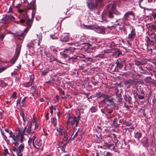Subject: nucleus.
<instances>
[{"mask_svg":"<svg viewBox=\"0 0 156 156\" xmlns=\"http://www.w3.org/2000/svg\"><path fill=\"white\" fill-rule=\"evenodd\" d=\"M18 11L20 13L19 16V18L20 19V23H23L26 22L27 27L29 28H30L31 26L32 21L31 20L28 19L27 14L30 12L32 14L33 10L27 7L24 8L23 9H19Z\"/></svg>","mask_w":156,"mask_h":156,"instance_id":"obj_1","label":"nucleus"},{"mask_svg":"<svg viewBox=\"0 0 156 156\" xmlns=\"http://www.w3.org/2000/svg\"><path fill=\"white\" fill-rule=\"evenodd\" d=\"M29 145L33 144V146L37 149H39L42 144L41 140L35 136H31L28 141Z\"/></svg>","mask_w":156,"mask_h":156,"instance_id":"obj_2","label":"nucleus"},{"mask_svg":"<svg viewBox=\"0 0 156 156\" xmlns=\"http://www.w3.org/2000/svg\"><path fill=\"white\" fill-rule=\"evenodd\" d=\"M103 0H88L87 2V4L88 8L90 10L97 8L98 6H101Z\"/></svg>","mask_w":156,"mask_h":156,"instance_id":"obj_3","label":"nucleus"},{"mask_svg":"<svg viewBox=\"0 0 156 156\" xmlns=\"http://www.w3.org/2000/svg\"><path fill=\"white\" fill-rule=\"evenodd\" d=\"M73 39L74 40V45H79L86 43L87 40L84 35H76L73 37Z\"/></svg>","mask_w":156,"mask_h":156,"instance_id":"obj_4","label":"nucleus"},{"mask_svg":"<svg viewBox=\"0 0 156 156\" xmlns=\"http://www.w3.org/2000/svg\"><path fill=\"white\" fill-rule=\"evenodd\" d=\"M10 138H12L14 141V142H13L14 145L18 144L19 141H20V143H22L24 140V134L22 131L20 130H19L18 134H16L15 135L14 133H13L12 136Z\"/></svg>","mask_w":156,"mask_h":156,"instance_id":"obj_5","label":"nucleus"},{"mask_svg":"<svg viewBox=\"0 0 156 156\" xmlns=\"http://www.w3.org/2000/svg\"><path fill=\"white\" fill-rule=\"evenodd\" d=\"M80 119V114L77 117L75 116H69L66 122L68 125L70 123L72 126L75 127L77 126L79 120Z\"/></svg>","mask_w":156,"mask_h":156,"instance_id":"obj_6","label":"nucleus"},{"mask_svg":"<svg viewBox=\"0 0 156 156\" xmlns=\"http://www.w3.org/2000/svg\"><path fill=\"white\" fill-rule=\"evenodd\" d=\"M18 144L13 146V154L15 156L16 154V156H23L22 152L24 149V144L23 143L18 147Z\"/></svg>","mask_w":156,"mask_h":156,"instance_id":"obj_7","label":"nucleus"},{"mask_svg":"<svg viewBox=\"0 0 156 156\" xmlns=\"http://www.w3.org/2000/svg\"><path fill=\"white\" fill-rule=\"evenodd\" d=\"M57 131L58 132L61 138L63 141H66L68 138V134L65 129L62 126H59L56 128Z\"/></svg>","mask_w":156,"mask_h":156,"instance_id":"obj_8","label":"nucleus"},{"mask_svg":"<svg viewBox=\"0 0 156 156\" xmlns=\"http://www.w3.org/2000/svg\"><path fill=\"white\" fill-rule=\"evenodd\" d=\"M115 5L114 4H108L105 7L108 17L110 19L114 17L113 13L115 9Z\"/></svg>","mask_w":156,"mask_h":156,"instance_id":"obj_9","label":"nucleus"},{"mask_svg":"<svg viewBox=\"0 0 156 156\" xmlns=\"http://www.w3.org/2000/svg\"><path fill=\"white\" fill-rule=\"evenodd\" d=\"M130 16H131L133 18H134V13L132 11H128L125 13L122 18V23L126 24L128 21L129 20Z\"/></svg>","mask_w":156,"mask_h":156,"instance_id":"obj_10","label":"nucleus"},{"mask_svg":"<svg viewBox=\"0 0 156 156\" xmlns=\"http://www.w3.org/2000/svg\"><path fill=\"white\" fill-rule=\"evenodd\" d=\"M145 41L147 42L146 44L148 46L149 44H152L156 42V34L155 33H153L149 35V37H146L145 39Z\"/></svg>","mask_w":156,"mask_h":156,"instance_id":"obj_11","label":"nucleus"},{"mask_svg":"<svg viewBox=\"0 0 156 156\" xmlns=\"http://www.w3.org/2000/svg\"><path fill=\"white\" fill-rule=\"evenodd\" d=\"M88 28L90 29L94 30L98 33L104 34L105 33V28L102 26H98L96 25H90Z\"/></svg>","mask_w":156,"mask_h":156,"instance_id":"obj_12","label":"nucleus"},{"mask_svg":"<svg viewBox=\"0 0 156 156\" xmlns=\"http://www.w3.org/2000/svg\"><path fill=\"white\" fill-rule=\"evenodd\" d=\"M15 19V18L13 16L10 15H6L1 19V22L3 24H5L11 21H13Z\"/></svg>","mask_w":156,"mask_h":156,"instance_id":"obj_13","label":"nucleus"},{"mask_svg":"<svg viewBox=\"0 0 156 156\" xmlns=\"http://www.w3.org/2000/svg\"><path fill=\"white\" fill-rule=\"evenodd\" d=\"M30 80L28 82L24 83H23V86L25 87L28 88L31 87L34 83V75L32 74L30 75Z\"/></svg>","mask_w":156,"mask_h":156,"instance_id":"obj_14","label":"nucleus"},{"mask_svg":"<svg viewBox=\"0 0 156 156\" xmlns=\"http://www.w3.org/2000/svg\"><path fill=\"white\" fill-rule=\"evenodd\" d=\"M31 125L26 126L24 129L23 131H22L24 135L30 134L34 132Z\"/></svg>","mask_w":156,"mask_h":156,"instance_id":"obj_15","label":"nucleus"},{"mask_svg":"<svg viewBox=\"0 0 156 156\" xmlns=\"http://www.w3.org/2000/svg\"><path fill=\"white\" fill-rule=\"evenodd\" d=\"M64 51L68 55L69 59L75 58V56H71V54H73L74 53V52L73 51V49L71 47H69L66 48L64 50Z\"/></svg>","mask_w":156,"mask_h":156,"instance_id":"obj_16","label":"nucleus"},{"mask_svg":"<svg viewBox=\"0 0 156 156\" xmlns=\"http://www.w3.org/2000/svg\"><path fill=\"white\" fill-rule=\"evenodd\" d=\"M136 35V32L134 28H133L130 32V33L128 35V39H130V41H132L135 38Z\"/></svg>","mask_w":156,"mask_h":156,"instance_id":"obj_17","label":"nucleus"},{"mask_svg":"<svg viewBox=\"0 0 156 156\" xmlns=\"http://www.w3.org/2000/svg\"><path fill=\"white\" fill-rule=\"evenodd\" d=\"M13 34L14 37L17 38H18L20 37H23L25 36L24 33L20 30L16 32L15 33H13Z\"/></svg>","mask_w":156,"mask_h":156,"instance_id":"obj_18","label":"nucleus"},{"mask_svg":"<svg viewBox=\"0 0 156 156\" xmlns=\"http://www.w3.org/2000/svg\"><path fill=\"white\" fill-rule=\"evenodd\" d=\"M115 64L116 65L115 67V69H114V71L118 72V68L119 69H121L123 66V65H122L121 62H120L118 60H117L115 62Z\"/></svg>","mask_w":156,"mask_h":156,"instance_id":"obj_19","label":"nucleus"},{"mask_svg":"<svg viewBox=\"0 0 156 156\" xmlns=\"http://www.w3.org/2000/svg\"><path fill=\"white\" fill-rule=\"evenodd\" d=\"M114 144L112 143H110L109 141L105 140L104 141L103 147H105L106 149H109L110 147L113 146Z\"/></svg>","mask_w":156,"mask_h":156,"instance_id":"obj_20","label":"nucleus"},{"mask_svg":"<svg viewBox=\"0 0 156 156\" xmlns=\"http://www.w3.org/2000/svg\"><path fill=\"white\" fill-rule=\"evenodd\" d=\"M69 39V37L68 36L63 35L62 36L60 40L62 41L66 42L68 41Z\"/></svg>","mask_w":156,"mask_h":156,"instance_id":"obj_21","label":"nucleus"},{"mask_svg":"<svg viewBox=\"0 0 156 156\" xmlns=\"http://www.w3.org/2000/svg\"><path fill=\"white\" fill-rule=\"evenodd\" d=\"M49 61L50 62H52L54 61H55L58 62H59L61 64H63V63L61 62L57 58H55L53 56H51L50 57Z\"/></svg>","mask_w":156,"mask_h":156,"instance_id":"obj_22","label":"nucleus"},{"mask_svg":"<svg viewBox=\"0 0 156 156\" xmlns=\"http://www.w3.org/2000/svg\"><path fill=\"white\" fill-rule=\"evenodd\" d=\"M31 125L33 129L34 130V132L37 129L40 125L38 122H36L34 124H31Z\"/></svg>","mask_w":156,"mask_h":156,"instance_id":"obj_23","label":"nucleus"},{"mask_svg":"<svg viewBox=\"0 0 156 156\" xmlns=\"http://www.w3.org/2000/svg\"><path fill=\"white\" fill-rule=\"evenodd\" d=\"M105 96V95L100 92H97L96 93L95 97L97 98H104Z\"/></svg>","mask_w":156,"mask_h":156,"instance_id":"obj_24","label":"nucleus"},{"mask_svg":"<svg viewBox=\"0 0 156 156\" xmlns=\"http://www.w3.org/2000/svg\"><path fill=\"white\" fill-rule=\"evenodd\" d=\"M30 90L33 91L34 94H36L37 92V86L36 85H34L31 87Z\"/></svg>","mask_w":156,"mask_h":156,"instance_id":"obj_25","label":"nucleus"},{"mask_svg":"<svg viewBox=\"0 0 156 156\" xmlns=\"http://www.w3.org/2000/svg\"><path fill=\"white\" fill-rule=\"evenodd\" d=\"M50 36L52 39H57L58 38V34L57 33H54V34H51Z\"/></svg>","mask_w":156,"mask_h":156,"instance_id":"obj_26","label":"nucleus"},{"mask_svg":"<svg viewBox=\"0 0 156 156\" xmlns=\"http://www.w3.org/2000/svg\"><path fill=\"white\" fill-rule=\"evenodd\" d=\"M51 123L55 127L57 124V119L55 118H52L51 119Z\"/></svg>","mask_w":156,"mask_h":156,"instance_id":"obj_27","label":"nucleus"},{"mask_svg":"<svg viewBox=\"0 0 156 156\" xmlns=\"http://www.w3.org/2000/svg\"><path fill=\"white\" fill-rule=\"evenodd\" d=\"M135 64L137 66H139L140 65H145V63L141 62V61H140L138 60H136L134 61Z\"/></svg>","mask_w":156,"mask_h":156,"instance_id":"obj_28","label":"nucleus"},{"mask_svg":"<svg viewBox=\"0 0 156 156\" xmlns=\"http://www.w3.org/2000/svg\"><path fill=\"white\" fill-rule=\"evenodd\" d=\"M4 130L6 132L9 134V137L10 138L12 136L13 133L12 131H10L9 129L8 128H5Z\"/></svg>","mask_w":156,"mask_h":156,"instance_id":"obj_29","label":"nucleus"},{"mask_svg":"<svg viewBox=\"0 0 156 156\" xmlns=\"http://www.w3.org/2000/svg\"><path fill=\"white\" fill-rule=\"evenodd\" d=\"M35 45V43L32 41L31 42L27 44V46L29 48H34V46Z\"/></svg>","mask_w":156,"mask_h":156,"instance_id":"obj_30","label":"nucleus"},{"mask_svg":"<svg viewBox=\"0 0 156 156\" xmlns=\"http://www.w3.org/2000/svg\"><path fill=\"white\" fill-rule=\"evenodd\" d=\"M37 36V37L38 38V45H40V42L42 40V36L41 35V34H36Z\"/></svg>","mask_w":156,"mask_h":156,"instance_id":"obj_31","label":"nucleus"},{"mask_svg":"<svg viewBox=\"0 0 156 156\" xmlns=\"http://www.w3.org/2000/svg\"><path fill=\"white\" fill-rule=\"evenodd\" d=\"M60 54L62 55V57L64 58H66L67 57H68V55L64 51L62 52H60Z\"/></svg>","mask_w":156,"mask_h":156,"instance_id":"obj_32","label":"nucleus"},{"mask_svg":"<svg viewBox=\"0 0 156 156\" xmlns=\"http://www.w3.org/2000/svg\"><path fill=\"white\" fill-rule=\"evenodd\" d=\"M49 71V69L48 68H47L43 70L41 74L43 75H45L46 74L48 73Z\"/></svg>","mask_w":156,"mask_h":156,"instance_id":"obj_33","label":"nucleus"},{"mask_svg":"<svg viewBox=\"0 0 156 156\" xmlns=\"http://www.w3.org/2000/svg\"><path fill=\"white\" fill-rule=\"evenodd\" d=\"M68 143V142H66L65 144H64L62 146L59 147L61 149L62 151H64V152H65V148L66 147V145Z\"/></svg>","mask_w":156,"mask_h":156,"instance_id":"obj_34","label":"nucleus"},{"mask_svg":"<svg viewBox=\"0 0 156 156\" xmlns=\"http://www.w3.org/2000/svg\"><path fill=\"white\" fill-rule=\"evenodd\" d=\"M132 82H133V81L130 80H128L125 82V84L126 85H128V87H127V88H129L130 87L131 84H132Z\"/></svg>","mask_w":156,"mask_h":156,"instance_id":"obj_35","label":"nucleus"},{"mask_svg":"<svg viewBox=\"0 0 156 156\" xmlns=\"http://www.w3.org/2000/svg\"><path fill=\"white\" fill-rule=\"evenodd\" d=\"M3 154L5 156H10V154L9 153L8 150L7 149H5Z\"/></svg>","mask_w":156,"mask_h":156,"instance_id":"obj_36","label":"nucleus"},{"mask_svg":"<svg viewBox=\"0 0 156 156\" xmlns=\"http://www.w3.org/2000/svg\"><path fill=\"white\" fill-rule=\"evenodd\" d=\"M90 110L93 113L96 112L97 110V109L95 107H92L90 108Z\"/></svg>","mask_w":156,"mask_h":156,"instance_id":"obj_37","label":"nucleus"},{"mask_svg":"<svg viewBox=\"0 0 156 156\" xmlns=\"http://www.w3.org/2000/svg\"><path fill=\"white\" fill-rule=\"evenodd\" d=\"M151 30L152 31H154L156 32V25H152L151 27Z\"/></svg>","mask_w":156,"mask_h":156,"instance_id":"obj_38","label":"nucleus"},{"mask_svg":"<svg viewBox=\"0 0 156 156\" xmlns=\"http://www.w3.org/2000/svg\"><path fill=\"white\" fill-rule=\"evenodd\" d=\"M141 136V133L139 132H137L135 135V137L138 139H139Z\"/></svg>","mask_w":156,"mask_h":156,"instance_id":"obj_39","label":"nucleus"},{"mask_svg":"<svg viewBox=\"0 0 156 156\" xmlns=\"http://www.w3.org/2000/svg\"><path fill=\"white\" fill-rule=\"evenodd\" d=\"M116 40H115L114 41H112L111 42V46H113L114 47H115L118 44L116 42Z\"/></svg>","mask_w":156,"mask_h":156,"instance_id":"obj_40","label":"nucleus"},{"mask_svg":"<svg viewBox=\"0 0 156 156\" xmlns=\"http://www.w3.org/2000/svg\"><path fill=\"white\" fill-rule=\"evenodd\" d=\"M59 50L58 48H54L53 49V51L56 54H58Z\"/></svg>","mask_w":156,"mask_h":156,"instance_id":"obj_41","label":"nucleus"},{"mask_svg":"<svg viewBox=\"0 0 156 156\" xmlns=\"http://www.w3.org/2000/svg\"><path fill=\"white\" fill-rule=\"evenodd\" d=\"M151 16L153 17L154 20H156V12H152L151 14Z\"/></svg>","mask_w":156,"mask_h":156,"instance_id":"obj_42","label":"nucleus"},{"mask_svg":"<svg viewBox=\"0 0 156 156\" xmlns=\"http://www.w3.org/2000/svg\"><path fill=\"white\" fill-rule=\"evenodd\" d=\"M131 41H130V39H129V40H127L126 41V44L128 46V47H131L132 45V43L131 42Z\"/></svg>","mask_w":156,"mask_h":156,"instance_id":"obj_43","label":"nucleus"},{"mask_svg":"<svg viewBox=\"0 0 156 156\" xmlns=\"http://www.w3.org/2000/svg\"><path fill=\"white\" fill-rule=\"evenodd\" d=\"M114 13L116 15L119 16L121 15V13L119 11L116 10L115 9L114 11Z\"/></svg>","mask_w":156,"mask_h":156,"instance_id":"obj_44","label":"nucleus"},{"mask_svg":"<svg viewBox=\"0 0 156 156\" xmlns=\"http://www.w3.org/2000/svg\"><path fill=\"white\" fill-rule=\"evenodd\" d=\"M104 156H112V154L109 152H107L104 153Z\"/></svg>","mask_w":156,"mask_h":156,"instance_id":"obj_45","label":"nucleus"},{"mask_svg":"<svg viewBox=\"0 0 156 156\" xmlns=\"http://www.w3.org/2000/svg\"><path fill=\"white\" fill-rule=\"evenodd\" d=\"M124 124L126 126H129L131 125V123L130 122H128L125 121V122H124Z\"/></svg>","mask_w":156,"mask_h":156,"instance_id":"obj_46","label":"nucleus"},{"mask_svg":"<svg viewBox=\"0 0 156 156\" xmlns=\"http://www.w3.org/2000/svg\"><path fill=\"white\" fill-rule=\"evenodd\" d=\"M78 130L77 131V132H76V133H75L74 135L73 136V137H72V135L71 137V140H74V138L75 137L77 136V134H78Z\"/></svg>","mask_w":156,"mask_h":156,"instance_id":"obj_47","label":"nucleus"},{"mask_svg":"<svg viewBox=\"0 0 156 156\" xmlns=\"http://www.w3.org/2000/svg\"><path fill=\"white\" fill-rule=\"evenodd\" d=\"M87 86V88L89 90H92V86L90 84H89V83H88Z\"/></svg>","mask_w":156,"mask_h":156,"instance_id":"obj_48","label":"nucleus"},{"mask_svg":"<svg viewBox=\"0 0 156 156\" xmlns=\"http://www.w3.org/2000/svg\"><path fill=\"white\" fill-rule=\"evenodd\" d=\"M8 67V66H6V67H2V68H1L0 67V73L2 71L5 70Z\"/></svg>","mask_w":156,"mask_h":156,"instance_id":"obj_49","label":"nucleus"},{"mask_svg":"<svg viewBox=\"0 0 156 156\" xmlns=\"http://www.w3.org/2000/svg\"><path fill=\"white\" fill-rule=\"evenodd\" d=\"M8 13H12L13 10L12 7L10 6L9 8V10L7 11Z\"/></svg>","mask_w":156,"mask_h":156,"instance_id":"obj_50","label":"nucleus"},{"mask_svg":"<svg viewBox=\"0 0 156 156\" xmlns=\"http://www.w3.org/2000/svg\"><path fill=\"white\" fill-rule=\"evenodd\" d=\"M147 60L146 58H144L143 59H142L141 61V62H142L143 63H145V65L146 64V63L147 62Z\"/></svg>","mask_w":156,"mask_h":156,"instance_id":"obj_51","label":"nucleus"},{"mask_svg":"<svg viewBox=\"0 0 156 156\" xmlns=\"http://www.w3.org/2000/svg\"><path fill=\"white\" fill-rule=\"evenodd\" d=\"M16 92H13L12 94V95L11 98H15L16 96Z\"/></svg>","mask_w":156,"mask_h":156,"instance_id":"obj_52","label":"nucleus"},{"mask_svg":"<svg viewBox=\"0 0 156 156\" xmlns=\"http://www.w3.org/2000/svg\"><path fill=\"white\" fill-rule=\"evenodd\" d=\"M16 75H17V73L15 71L12 73V76H14V77H16Z\"/></svg>","mask_w":156,"mask_h":156,"instance_id":"obj_53","label":"nucleus"},{"mask_svg":"<svg viewBox=\"0 0 156 156\" xmlns=\"http://www.w3.org/2000/svg\"><path fill=\"white\" fill-rule=\"evenodd\" d=\"M17 57H16V58L15 59H12V60L11 61V63H12V64H13L16 61Z\"/></svg>","mask_w":156,"mask_h":156,"instance_id":"obj_54","label":"nucleus"},{"mask_svg":"<svg viewBox=\"0 0 156 156\" xmlns=\"http://www.w3.org/2000/svg\"><path fill=\"white\" fill-rule=\"evenodd\" d=\"M25 101H26V98H23V99L22 100V102H21L22 106H24V102Z\"/></svg>","mask_w":156,"mask_h":156,"instance_id":"obj_55","label":"nucleus"},{"mask_svg":"<svg viewBox=\"0 0 156 156\" xmlns=\"http://www.w3.org/2000/svg\"><path fill=\"white\" fill-rule=\"evenodd\" d=\"M51 108V109L52 110H56V108L55 106H50L49 108Z\"/></svg>","mask_w":156,"mask_h":156,"instance_id":"obj_56","label":"nucleus"},{"mask_svg":"<svg viewBox=\"0 0 156 156\" xmlns=\"http://www.w3.org/2000/svg\"><path fill=\"white\" fill-rule=\"evenodd\" d=\"M5 34H3L2 35H1L0 36V39H2V40L4 39V37H5Z\"/></svg>","mask_w":156,"mask_h":156,"instance_id":"obj_57","label":"nucleus"},{"mask_svg":"<svg viewBox=\"0 0 156 156\" xmlns=\"http://www.w3.org/2000/svg\"><path fill=\"white\" fill-rule=\"evenodd\" d=\"M92 84H94V85H95L97 84L98 83V81H92Z\"/></svg>","mask_w":156,"mask_h":156,"instance_id":"obj_58","label":"nucleus"},{"mask_svg":"<svg viewBox=\"0 0 156 156\" xmlns=\"http://www.w3.org/2000/svg\"><path fill=\"white\" fill-rule=\"evenodd\" d=\"M139 69H140L142 72H141L140 73H144V70L143 69V67L142 66H140L139 68Z\"/></svg>","mask_w":156,"mask_h":156,"instance_id":"obj_59","label":"nucleus"},{"mask_svg":"<svg viewBox=\"0 0 156 156\" xmlns=\"http://www.w3.org/2000/svg\"><path fill=\"white\" fill-rule=\"evenodd\" d=\"M118 120V118H115L113 121V123L115 124L117 121Z\"/></svg>","mask_w":156,"mask_h":156,"instance_id":"obj_60","label":"nucleus"},{"mask_svg":"<svg viewBox=\"0 0 156 156\" xmlns=\"http://www.w3.org/2000/svg\"><path fill=\"white\" fill-rule=\"evenodd\" d=\"M151 45H153V48L154 49L156 50V43H155V42H154L153 44H152Z\"/></svg>","mask_w":156,"mask_h":156,"instance_id":"obj_61","label":"nucleus"},{"mask_svg":"<svg viewBox=\"0 0 156 156\" xmlns=\"http://www.w3.org/2000/svg\"><path fill=\"white\" fill-rule=\"evenodd\" d=\"M31 122L32 123L31 124H34L36 122H36V120L34 118L31 121Z\"/></svg>","mask_w":156,"mask_h":156,"instance_id":"obj_62","label":"nucleus"},{"mask_svg":"<svg viewBox=\"0 0 156 156\" xmlns=\"http://www.w3.org/2000/svg\"><path fill=\"white\" fill-rule=\"evenodd\" d=\"M49 115V113H47L46 115L45 118H46V120H47L48 119H49V116H48Z\"/></svg>","mask_w":156,"mask_h":156,"instance_id":"obj_63","label":"nucleus"},{"mask_svg":"<svg viewBox=\"0 0 156 156\" xmlns=\"http://www.w3.org/2000/svg\"><path fill=\"white\" fill-rule=\"evenodd\" d=\"M20 113L21 116H23V115L24 114L23 111L22 110L20 111Z\"/></svg>","mask_w":156,"mask_h":156,"instance_id":"obj_64","label":"nucleus"}]
</instances>
